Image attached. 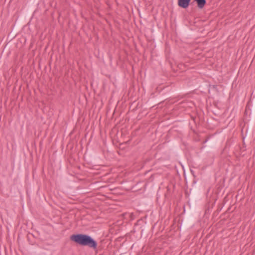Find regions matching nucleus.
Segmentation results:
<instances>
[{
    "label": "nucleus",
    "mask_w": 255,
    "mask_h": 255,
    "mask_svg": "<svg viewBox=\"0 0 255 255\" xmlns=\"http://www.w3.org/2000/svg\"><path fill=\"white\" fill-rule=\"evenodd\" d=\"M70 240L80 246H87L93 249H96L97 247V242L86 234H73L70 236Z\"/></svg>",
    "instance_id": "obj_1"
},
{
    "label": "nucleus",
    "mask_w": 255,
    "mask_h": 255,
    "mask_svg": "<svg viewBox=\"0 0 255 255\" xmlns=\"http://www.w3.org/2000/svg\"><path fill=\"white\" fill-rule=\"evenodd\" d=\"M194 1L196 2L197 6L200 9L203 8L206 3V0H194Z\"/></svg>",
    "instance_id": "obj_3"
},
{
    "label": "nucleus",
    "mask_w": 255,
    "mask_h": 255,
    "mask_svg": "<svg viewBox=\"0 0 255 255\" xmlns=\"http://www.w3.org/2000/svg\"><path fill=\"white\" fill-rule=\"evenodd\" d=\"M191 0H178V5L182 8H186L188 7Z\"/></svg>",
    "instance_id": "obj_2"
}]
</instances>
